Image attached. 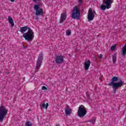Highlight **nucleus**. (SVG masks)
I'll return each mask as SVG.
<instances>
[{
    "instance_id": "f257e3e1",
    "label": "nucleus",
    "mask_w": 126,
    "mask_h": 126,
    "mask_svg": "<svg viewBox=\"0 0 126 126\" xmlns=\"http://www.w3.org/2000/svg\"><path fill=\"white\" fill-rule=\"evenodd\" d=\"M119 80L118 77L114 76L111 78V82L108 84L109 86H112L113 89V92L116 93L119 88H121L123 85H126V83H124L122 80L117 82Z\"/></svg>"
},
{
    "instance_id": "f03ea898",
    "label": "nucleus",
    "mask_w": 126,
    "mask_h": 126,
    "mask_svg": "<svg viewBox=\"0 0 126 126\" xmlns=\"http://www.w3.org/2000/svg\"><path fill=\"white\" fill-rule=\"evenodd\" d=\"M23 37L25 38L26 41H28L29 42L33 41V39H34V32H33V30H32L31 28H29L28 32L23 34Z\"/></svg>"
},
{
    "instance_id": "7ed1b4c3",
    "label": "nucleus",
    "mask_w": 126,
    "mask_h": 126,
    "mask_svg": "<svg viewBox=\"0 0 126 126\" xmlns=\"http://www.w3.org/2000/svg\"><path fill=\"white\" fill-rule=\"evenodd\" d=\"M71 17L73 19H76L77 20H78L80 18V11L77 6H75L73 8L72 11Z\"/></svg>"
},
{
    "instance_id": "20e7f679",
    "label": "nucleus",
    "mask_w": 126,
    "mask_h": 126,
    "mask_svg": "<svg viewBox=\"0 0 126 126\" xmlns=\"http://www.w3.org/2000/svg\"><path fill=\"white\" fill-rule=\"evenodd\" d=\"M8 110L2 104L0 106V122H2L7 115Z\"/></svg>"
},
{
    "instance_id": "39448f33",
    "label": "nucleus",
    "mask_w": 126,
    "mask_h": 126,
    "mask_svg": "<svg viewBox=\"0 0 126 126\" xmlns=\"http://www.w3.org/2000/svg\"><path fill=\"white\" fill-rule=\"evenodd\" d=\"M87 113V110H86L85 107L83 106V105H80L77 112L78 117H79V118H83V117H85V115H86Z\"/></svg>"
},
{
    "instance_id": "423d86ee",
    "label": "nucleus",
    "mask_w": 126,
    "mask_h": 126,
    "mask_svg": "<svg viewBox=\"0 0 126 126\" xmlns=\"http://www.w3.org/2000/svg\"><path fill=\"white\" fill-rule=\"evenodd\" d=\"M113 2H114L113 0H103V3L104 4H106V5H100V8L101 10H105L106 8H107V9L111 8V7L112 6V3H113Z\"/></svg>"
},
{
    "instance_id": "0eeeda50",
    "label": "nucleus",
    "mask_w": 126,
    "mask_h": 126,
    "mask_svg": "<svg viewBox=\"0 0 126 126\" xmlns=\"http://www.w3.org/2000/svg\"><path fill=\"white\" fill-rule=\"evenodd\" d=\"M34 9L36 10L35 15H36V16H38V15H41V16H43L44 14V11L43 10V8H40V5H34Z\"/></svg>"
},
{
    "instance_id": "6e6552de",
    "label": "nucleus",
    "mask_w": 126,
    "mask_h": 126,
    "mask_svg": "<svg viewBox=\"0 0 126 126\" xmlns=\"http://www.w3.org/2000/svg\"><path fill=\"white\" fill-rule=\"evenodd\" d=\"M95 15H97L95 10L93 11H92V8H90L89 9L88 14V21H92V20L94 19V17H95Z\"/></svg>"
},
{
    "instance_id": "1a4fd4ad",
    "label": "nucleus",
    "mask_w": 126,
    "mask_h": 126,
    "mask_svg": "<svg viewBox=\"0 0 126 126\" xmlns=\"http://www.w3.org/2000/svg\"><path fill=\"white\" fill-rule=\"evenodd\" d=\"M43 59H44V56H43V52H41V54L39 55L37 59L36 65V69H39V68L41 67V65H42V62H43Z\"/></svg>"
},
{
    "instance_id": "9d476101",
    "label": "nucleus",
    "mask_w": 126,
    "mask_h": 126,
    "mask_svg": "<svg viewBox=\"0 0 126 126\" xmlns=\"http://www.w3.org/2000/svg\"><path fill=\"white\" fill-rule=\"evenodd\" d=\"M55 62L56 63L58 64H61L63 63V57L62 55H59L55 57Z\"/></svg>"
},
{
    "instance_id": "9b49d317",
    "label": "nucleus",
    "mask_w": 126,
    "mask_h": 126,
    "mask_svg": "<svg viewBox=\"0 0 126 126\" xmlns=\"http://www.w3.org/2000/svg\"><path fill=\"white\" fill-rule=\"evenodd\" d=\"M67 16V15L66 14V12H64L62 14H61V20L60 21V23H63V22L65 19H66V17Z\"/></svg>"
},
{
    "instance_id": "f8f14e48",
    "label": "nucleus",
    "mask_w": 126,
    "mask_h": 126,
    "mask_svg": "<svg viewBox=\"0 0 126 126\" xmlns=\"http://www.w3.org/2000/svg\"><path fill=\"white\" fill-rule=\"evenodd\" d=\"M65 110V114L66 116H69L71 114V109L69 107L68 105H66Z\"/></svg>"
},
{
    "instance_id": "ddd939ff",
    "label": "nucleus",
    "mask_w": 126,
    "mask_h": 126,
    "mask_svg": "<svg viewBox=\"0 0 126 126\" xmlns=\"http://www.w3.org/2000/svg\"><path fill=\"white\" fill-rule=\"evenodd\" d=\"M90 63H91V62H90V60H88L87 61L85 62L84 63L85 69L86 70H88V69H89V66H90Z\"/></svg>"
},
{
    "instance_id": "4468645a",
    "label": "nucleus",
    "mask_w": 126,
    "mask_h": 126,
    "mask_svg": "<svg viewBox=\"0 0 126 126\" xmlns=\"http://www.w3.org/2000/svg\"><path fill=\"white\" fill-rule=\"evenodd\" d=\"M8 20L9 23H10V24H11L12 27H14V22H13V19H12V18H11V17L9 16L8 17Z\"/></svg>"
},
{
    "instance_id": "2eb2a0df",
    "label": "nucleus",
    "mask_w": 126,
    "mask_h": 126,
    "mask_svg": "<svg viewBox=\"0 0 126 126\" xmlns=\"http://www.w3.org/2000/svg\"><path fill=\"white\" fill-rule=\"evenodd\" d=\"M27 30H29V28H28V26L23 27L21 28L20 32L21 33H24V32H26Z\"/></svg>"
},
{
    "instance_id": "dca6fc26",
    "label": "nucleus",
    "mask_w": 126,
    "mask_h": 126,
    "mask_svg": "<svg viewBox=\"0 0 126 126\" xmlns=\"http://www.w3.org/2000/svg\"><path fill=\"white\" fill-rule=\"evenodd\" d=\"M122 57L123 58H125V57H126V44L124 45V47L123 48V50H122Z\"/></svg>"
},
{
    "instance_id": "f3484780",
    "label": "nucleus",
    "mask_w": 126,
    "mask_h": 126,
    "mask_svg": "<svg viewBox=\"0 0 126 126\" xmlns=\"http://www.w3.org/2000/svg\"><path fill=\"white\" fill-rule=\"evenodd\" d=\"M112 60L113 63H116V62H117V54L114 53V55H112Z\"/></svg>"
},
{
    "instance_id": "a211bd4d",
    "label": "nucleus",
    "mask_w": 126,
    "mask_h": 126,
    "mask_svg": "<svg viewBox=\"0 0 126 126\" xmlns=\"http://www.w3.org/2000/svg\"><path fill=\"white\" fill-rule=\"evenodd\" d=\"M48 107H49V104L48 103L46 104L43 103L42 104V107L44 108V109H48Z\"/></svg>"
},
{
    "instance_id": "6ab92c4d",
    "label": "nucleus",
    "mask_w": 126,
    "mask_h": 126,
    "mask_svg": "<svg viewBox=\"0 0 126 126\" xmlns=\"http://www.w3.org/2000/svg\"><path fill=\"white\" fill-rule=\"evenodd\" d=\"M95 122H96V119L95 118H93L92 119L89 120V122L92 124H95Z\"/></svg>"
},
{
    "instance_id": "aec40b11",
    "label": "nucleus",
    "mask_w": 126,
    "mask_h": 126,
    "mask_svg": "<svg viewBox=\"0 0 126 126\" xmlns=\"http://www.w3.org/2000/svg\"><path fill=\"white\" fill-rule=\"evenodd\" d=\"M26 126H32V124L30 123V121H27L25 123Z\"/></svg>"
},
{
    "instance_id": "412c9836",
    "label": "nucleus",
    "mask_w": 126,
    "mask_h": 126,
    "mask_svg": "<svg viewBox=\"0 0 126 126\" xmlns=\"http://www.w3.org/2000/svg\"><path fill=\"white\" fill-rule=\"evenodd\" d=\"M71 34V31L70 30H66V35L67 36H69Z\"/></svg>"
},
{
    "instance_id": "4be33fe9",
    "label": "nucleus",
    "mask_w": 126,
    "mask_h": 126,
    "mask_svg": "<svg viewBox=\"0 0 126 126\" xmlns=\"http://www.w3.org/2000/svg\"><path fill=\"white\" fill-rule=\"evenodd\" d=\"M116 47H117L116 44H115V45H113L112 46H111V51H114V50H115V49H116Z\"/></svg>"
},
{
    "instance_id": "5701e85b",
    "label": "nucleus",
    "mask_w": 126,
    "mask_h": 126,
    "mask_svg": "<svg viewBox=\"0 0 126 126\" xmlns=\"http://www.w3.org/2000/svg\"><path fill=\"white\" fill-rule=\"evenodd\" d=\"M42 90H48V89L47 88V87H46V86H42L41 88Z\"/></svg>"
},
{
    "instance_id": "b1692460",
    "label": "nucleus",
    "mask_w": 126,
    "mask_h": 126,
    "mask_svg": "<svg viewBox=\"0 0 126 126\" xmlns=\"http://www.w3.org/2000/svg\"><path fill=\"white\" fill-rule=\"evenodd\" d=\"M99 59H103V55L100 54L99 56L98 57Z\"/></svg>"
},
{
    "instance_id": "393cba45",
    "label": "nucleus",
    "mask_w": 126,
    "mask_h": 126,
    "mask_svg": "<svg viewBox=\"0 0 126 126\" xmlns=\"http://www.w3.org/2000/svg\"><path fill=\"white\" fill-rule=\"evenodd\" d=\"M119 63L120 65H124V63L122 62V61H120Z\"/></svg>"
},
{
    "instance_id": "a878e982",
    "label": "nucleus",
    "mask_w": 126,
    "mask_h": 126,
    "mask_svg": "<svg viewBox=\"0 0 126 126\" xmlns=\"http://www.w3.org/2000/svg\"><path fill=\"white\" fill-rule=\"evenodd\" d=\"M79 3H82V0H78Z\"/></svg>"
},
{
    "instance_id": "bb28decb",
    "label": "nucleus",
    "mask_w": 126,
    "mask_h": 126,
    "mask_svg": "<svg viewBox=\"0 0 126 126\" xmlns=\"http://www.w3.org/2000/svg\"><path fill=\"white\" fill-rule=\"evenodd\" d=\"M6 74H9V72H6Z\"/></svg>"
},
{
    "instance_id": "cd10ccee",
    "label": "nucleus",
    "mask_w": 126,
    "mask_h": 126,
    "mask_svg": "<svg viewBox=\"0 0 126 126\" xmlns=\"http://www.w3.org/2000/svg\"><path fill=\"white\" fill-rule=\"evenodd\" d=\"M11 1H12V2H13V1H14V0H10Z\"/></svg>"
},
{
    "instance_id": "c85d7f7f",
    "label": "nucleus",
    "mask_w": 126,
    "mask_h": 126,
    "mask_svg": "<svg viewBox=\"0 0 126 126\" xmlns=\"http://www.w3.org/2000/svg\"><path fill=\"white\" fill-rule=\"evenodd\" d=\"M33 1H34L35 2H36V1H37V0H33Z\"/></svg>"
},
{
    "instance_id": "c756f323",
    "label": "nucleus",
    "mask_w": 126,
    "mask_h": 126,
    "mask_svg": "<svg viewBox=\"0 0 126 126\" xmlns=\"http://www.w3.org/2000/svg\"><path fill=\"white\" fill-rule=\"evenodd\" d=\"M39 1H41L42 0H38Z\"/></svg>"
}]
</instances>
